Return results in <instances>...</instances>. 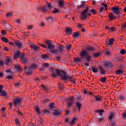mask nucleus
<instances>
[{
  "instance_id": "2f4dec72",
  "label": "nucleus",
  "mask_w": 126,
  "mask_h": 126,
  "mask_svg": "<svg viewBox=\"0 0 126 126\" xmlns=\"http://www.w3.org/2000/svg\"><path fill=\"white\" fill-rule=\"evenodd\" d=\"M114 117H115V114L111 112L110 113V115L108 116V119L110 120V121H112Z\"/></svg>"
},
{
  "instance_id": "9d476101",
  "label": "nucleus",
  "mask_w": 126,
  "mask_h": 126,
  "mask_svg": "<svg viewBox=\"0 0 126 126\" xmlns=\"http://www.w3.org/2000/svg\"><path fill=\"white\" fill-rule=\"evenodd\" d=\"M24 69L25 70V71L28 75L29 74H32V69L29 66H25Z\"/></svg>"
},
{
  "instance_id": "aec40b11",
  "label": "nucleus",
  "mask_w": 126,
  "mask_h": 126,
  "mask_svg": "<svg viewBox=\"0 0 126 126\" xmlns=\"http://www.w3.org/2000/svg\"><path fill=\"white\" fill-rule=\"evenodd\" d=\"M114 41H115V38H111L106 41V43H109L110 45H113V44H114Z\"/></svg>"
},
{
  "instance_id": "a19ab883",
  "label": "nucleus",
  "mask_w": 126,
  "mask_h": 126,
  "mask_svg": "<svg viewBox=\"0 0 126 126\" xmlns=\"http://www.w3.org/2000/svg\"><path fill=\"white\" fill-rule=\"evenodd\" d=\"M94 98L95 101H97L98 102H102V99L100 97H98V96L94 95Z\"/></svg>"
},
{
  "instance_id": "c85d7f7f",
  "label": "nucleus",
  "mask_w": 126,
  "mask_h": 126,
  "mask_svg": "<svg viewBox=\"0 0 126 126\" xmlns=\"http://www.w3.org/2000/svg\"><path fill=\"white\" fill-rule=\"evenodd\" d=\"M15 67L16 69L18 70V71H19L20 72L22 71V68H21V67L20 65H15Z\"/></svg>"
},
{
  "instance_id": "774afa93",
  "label": "nucleus",
  "mask_w": 126,
  "mask_h": 126,
  "mask_svg": "<svg viewBox=\"0 0 126 126\" xmlns=\"http://www.w3.org/2000/svg\"><path fill=\"white\" fill-rule=\"evenodd\" d=\"M59 88L63 90V85L61 84V83H59Z\"/></svg>"
},
{
  "instance_id": "20e7f679",
  "label": "nucleus",
  "mask_w": 126,
  "mask_h": 126,
  "mask_svg": "<svg viewBox=\"0 0 126 126\" xmlns=\"http://www.w3.org/2000/svg\"><path fill=\"white\" fill-rule=\"evenodd\" d=\"M64 48V46L60 44L58 46V49H56L54 50H51L50 52L51 53H52V54H55L56 55H61V54L63 52Z\"/></svg>"
},
{
  "instance_id": "49530a36",
  "label": "nucleus",
  "mask_w": 126,
  "mask_h": 126,
  "mask_svg": "<svg viewBox=\"0 0 126 126\" xmlns=\"http://www.w3.org/2000/svg\"><path fill=\"white\" fill-rule=\"evenodd\" d=\"M47 10H48V8H47V6L45 5L43 6V7H42L41 11H42L43 12H46Z\"/></svg>"
},
{
  "instance_id": "cd10ccee",
  "label": "nucleus",
  "mask_w": 126,
  "mask_h": 126,
  "mask_svg": "<svg viewBox=\"0 0 126 126\" xmlns=\"http://www.w3.org/2000/svg\"><path fill=\"white\" fill-rule=\"evenodd\" d=\"M42 66H43V68L45 69V68H48L49 66H50V64L49 63H43L42 64Z\"/></svg>"
},
{
  "instance_id": "423d86ee",
  "label": "nucleus",
  "mask_w": 126,
  "mask_h": 126,
  "mask_svg": "<svg viewBox=\"0 0 126 126\" xmlns=\"http://www.w3.org/2000/svg\"><path fill=\"white\" fill-rule=\"evenodd\" d=\"M23 100V98H21L20 97H17L16 98H14L13 101L14 107H15L16 105H18L21 104V102Z\"/></svg>"
},
{
  "instance_id": "393cba45",
  "label": "nucleus",
  "mask_w": 126,
  "mask_h": 126,
  "mask_svg": "<svg viewBox=\"0 0 126 126\" xmlns=\"http://www.w3.org/2000/svg\"><path fill=\"white\" fill-rule=\"evenodd\" d=\"M58 3L59 4V6H63V5H64V3H65V2L63 0H60L58 2Z\"/></svg>"
},
{
  "instance_id": "4468645a",
  "label": "nucleus",
  "mask_w": 126,
  "mask_h": 126,
  "mask_svg": "<svg viewBox=\"0 0 126 126\" xmlns=\"http://www.w3.org/2000/svg\"><path fill=\"white\" fill-rule=\"evenodd\" d=\"M97 68L98 69H99V71H100V74H106V71L103 69V67L98 66Z\"/></svg>"
},
{
  "instance_id": "6e6d98bb",
  "label": "nucleus",
  "mask_w": 126,
  "mask_h": 126,
  "mask_svg": "<svg viewBox=\"0 0 126 126\" xmlns=\"http://www.w3.org/2000/svg\"><path fill=\"white\" fill-rule=\"evenodd\" d=\"M1 33L2 34V35H6V31L2 30L1 31Z\"/></svg>"
},
{
  "instance_id": "ddd939ff",
  "label": "nucleus",
  "mask_w": 126,
  "mask_h": 126,
  "mask_svg": "<svg viewBox=\"0 0 126 126\" xmlns=\"http://www.w3.org/2000/svg\"><path fill=\"white\" fill-rule=\"evenodd\" d=\"M103 64L105 67H107V68H110V67H111V62L105 61L103 62Z\"/></svg>"
},
{
  "instance_id": "7c9ffc66",
  "label": "nucleus",
  "mask_w": 126,
  "mask_h": 126,
  "mask_svg": "<svg viewBox=\"0 0 126 126\" xmlns=\"http://www.w3.org/2000/svg\"><path fill=\"white\" fill-rule=\"evenodd\" d=\"M81 58H74V63H81Z\"/></svg>"
},
{
  "instance_id": "0e129e2a",
  "label": "nucleus",
  "mask_w": 126,
  "mask_h": 126,
  "mask_svg": "<svg viewBox=\"0 0 126 126\" xmlns=\"http://www.w3.org/2000/svg\"><path fill=\"white\" fill-rule=\"evenodd\" d=\"M37 10H41L42 11L43 7H42L41 6H38L37 7Z\"/></svg>"
},
{
  "instance_id": "0eeeda50",
  "label": "nucleus",
  "mask_w": 126,
  "mask_h": 126,
  "mask_svg": "<svg viewBox=\"0 0 126 126\" xmlns=\"http://www.w3.org/2000/svg\"><path fill=\"white\" fill-rule=\"evenodd\" d=\"M75 100L74 96H71L66 99L67 102H68L67 105L68 108H70L72 106V103H73V100Z\"/></svg>"
},
{
  "instance_id": "f03ea898",
  "label": "nucleus",
  "mask_w": 126,
  "mask_h": 126,
  "mask_svg": "<svg viewBox=\"0 0 126 126\" xmlns=\"http://www.w3.org/2000/svg\"><path fill=\"white\" fill-rule=\"evenodd\" d=\"M80 55L82 59H84L85 58L87 61L89 63L92 59V56L88 55V52L86 51L85 49H82V51L80 53Z\"/></svg>"
},
{
  "instance_id": "69168bd1",
  "label": "nucleus",
  "mask_w": 126,
  "mask_h": 126,
  "mask_svg": "<svg viewBox=\"0 0 126 126\" xmlns=\"http://www.w3.org/2000/svg\"><path fill=\"white\" fill-rule=\"evenodd\" d=\"M97 120L98 121V122H99V123H101V122H102V121H103V120H104V118H97Z\"/></svg>"
},
{
  "instance_id": "7ed1b4c3",
  "label": "nucleus",
  "mask_w": 126,
  "mask_h": 126,
  "mask_svg": "<svg viewBox=\"0 0 126 126\" xmlns=\"http://www.w3.org/2000/svg\"><path fill=\"white\" fill-rule=\"evenodd\" d=\"M89 7H87V8L82 11V13L81 14V19L82 20H84L87 18V16H91V14L89 13Z\"/></svg>"
},
{
  "instance_id": "9b49d317",
  "label": "nucleus",
  "mask_w": 126,
  "mask_h": 126,
  "mask_svg": "<svg viewBox=\"0 0 126 126\" xmlns=\"http://www.w3.org/2000/svg\"><path fill=\"white\" fill-rule=\"evenodd\" d=\"M14 42H15L16 46H17L19 49H22V43L21 41L15 40Z\"/></svg>"
},
{
  "instance_id": "5701e85b",
  "label": "nucleus",
  "mask_w": 126,
  "mask_h": 126,
  "mask_svg": "<svg viewBox=\"0 0 126 126\" xmlns=\"http://www.w3.org/2000/svg\"><path fill=\"white\" fill-rule=\"evenodd\" d=\"M0 96H2V97H6L7 93L4 91H1V92H0Z\"/></svg>"
},
{
  "instance_id": "f3484780",
  "label": "nucleus",
  "mask_w": 126,
  "mask_h": 126,
  "mask_svg": "<svg viewBox=\"0 0 126 126\" xmlns=\"http://www.w3.org/2000/svg\"><path fill=\"white\" fill-rule=\"evenodd\" d=\"M124 73V70L123 69H117L115 72V74L117 75H121V74H123Z\"/></svg>"
},
{
  "instance_id": "1a4fd4ad",
  "label": "nucleus",
  "mask_w": 126,
  "mask_h": 126,
  "mask_svg": "<svg viewBox=\"0 0 126 126\" xmlns=\"http://www.w3.org/2000/svg\"><path fill=\"white\" fill-rule=\"evenodd\" d=\"M45 42L46 44L48 45V49H50V50H53L56 48V46L55 45H53L52 43L50 42V41L49 40H45Z\"/></svg>"
},
{
  "instance_id": "473e14b6",
  "label": "nucleus",
  "mask_w": 126,
  "mask_h": 126,
  "mask_svg": "<svg viewBox=\"0 0 126 126\" xmlns=\"http://www.w3.org/2000/svg\"><path fill=\"white\" fill-rule=\"evenodd\" d=\"M1 40L4 43H8V39H7V38L6 37H1Z\"/></svg>"
},
{
  "instance_id": "e433bc0d",
  "label": "nucleus",
  "mask_w": 126,
  "mask_h": 126,
  "mask_svg": "<svg viewBox=\"0 0 126 126\" xmlns=\"http://www.w3.org/2000/svg\"><path fill=\"white\" fill-rule=\"evenodd\" d=\"M84 6H86V4H85V3L82 2L81 5L77 6V9H80V8H81V7H83Z\"/></svg>"
},
{
  "instance_id": "f704fd0d",
  "label": "nucleus",
  "mask_w": 126,
  "mask_h": 126,
  "mask_svg": "<svg viewBox=\"0 0 126 126\" xmlns=\"http://www.w3.org/2000/svg\"><path fill=\"white\" fill-rule=\"evenodd\" d=\"M52 13L56 14V13H60V10L57 8H54V10L52 11Z\"/></svg>"
},
{
  "instance_id": "3c124183",
  "label": "nucleus",
  "mask_w": 126,
  "mask_h": 126,
  "mask_svg": "<svg viewBox=\"0 0 126 126\" xmlns=\"http://www.w3.org/2000/svg\"><path fill=\"white\" fill-rule=\"evenodd\" d=\"M76 120H77V118H73L71 121L69 122V124L70 125H73L74 121H76Z\"/></svg>"
},
{
  "instance_id": "052dcab7",
  "label": "nucleus",
  "mask_w": 126,
  "mask_h": 126,
  "mask_svg": "<svg viewBox=\"0 0 126 126\" xmlns=\"http://www.w3.org/2000/svg\"><path fill=\"white\" fill-rule=\"evenodd\" d=\"M42 58L43 59H47V58H48V55H47V54H42Z\"/></svg>"
},
{
  "instance_id": "72a5a7b5",
  "label": "nucleus",
  "mask_w": 126,
  "mask_h": 126,
  "mask_svg": "<svg viewBox=\"0 0 126 126\" xmlns=\"http://www.w3.org/2000/svg\"><path fill=\"white\" fill-rule=\"evenodd\" d=\"M89 11H90V12H92V14H96V13H97V11L95 9H90L89 8Z\"/></svg>"
},
{
  "instance_id": "f257e3e1",
  "label": "nucleus",
  "mask_w": 126,
  "mask_h": 126,
  "mask_svg": "<svg viewBox=\"0 0 126 126\" xmlns=\"http://www.w3.org/2000/svg\"><path fill=\"white\" fill-rule=\"evenodd\" d=\"M56 73H57L58 76H60L62 79L63 80H66V79H68L69 81H70L71 78H72V76L71 75H66L67 74L66 72L63 70H60V69H56Z\"/></svg>"
},
{
  "instance_id": "4d7b16f0",
  "label": "nucleus",
  "mask_w": 126,
  "mask_h": 126,
  "mask_svg": "<svg viewBox=\"0 0 126 126\" xmlns=\"http://www.w3.org/2000/svg\"><path fill=\"white\" fill-rule=\"evenodd\" d=\"M39 46H40L41 47H42V48H45L47 49V46L46 45H43L41 43H38Z\"/></svg>"
},
{
  "instance_id": "412c9836",
  "label": "nucleus",
  "mask_w": 126,
  "mask_h": 126,
  "mask_svg": "<svg viewBox=\"0 0 126 126\" xmlns=\"http://www.w3.org/2000/svg\"><path fill=\"white\" fill-rule=\"evenodd\" d=\"M79 36H80V33L78 32H74V33L72 34V36L74 38H78Z\"/></svg>"
},
{
  "instance_id": "b1692460",
  "label": "nucleus",
  "mask_w": 126,
  "mask_h": 126,
  "mask_svg": "<svg viewBox=\"0 0 126 126\" xmlns=\"http://www.w3.org/2000/svg\"><path fill=\"white\" fill-rule=\"evenodd\" d=\"M86 49L88 51H90V52H93L94 51V47L93 46H88L86 48Z\"/></svg>"
},
{
  "instance_id": "de8ad7c7",
  "label": "nucleus",
  "mask_w": 126,
  "mask_h": 126,
  "mask_svg": "<svg viewBox=\"0 0 126 126\" xmlns=\"http://www.w3.org/2000/svg\"><path fill=\"white\" fill-rule=\"evenodd\" d=\"M21 60L23 63H27V58H26V57L24 58H22Z\"/></svg>"
},
{
  "instance_id": "bf43d9fd",
  "label": "nucleus",
  "mask_w": 126,
  "mask_h": 126,
  "mask_svg": "<svg viewBox=\"0 0 126 126\" xmlns=\"http://www.w3.org/2000/svg\"><path fill=\"white\" fill-rule=\"evenodd\" d=\"M15 123L17 125H20V122H19V120L17 118L15 119Z\"/></svg>"
},
{
  "instance_id": "dca6fc26",
  "label": "nucleus",
  "mask_w": 126,
  "mask_h": 126,
  "mask_svg": "<svg viewBox=\"0 0 126 126\" xmlns=\"http://www.w3.org/2000/svg\"><path fill=\"white\" fill-rule=\"evenodd\" d=\"M21 56V53L19 51H17L14 53V59H16L17 58H19Z\"/></svg>"
},
{
  "instance_id": "09e8293b",
  "label": "nucleus",
  "mask_w": 126,
  "mask_h": 126,
  "mask_svg": "<svg viewBox=\"0 0 126 126\" xmlns=\"http://www.w3.org/2000/svg\"><path fill=\"white\" fill-rule=\"evenodd\" d=\"M65 48L66 49L68 50L69 51V50L70 49V48H71V44H67L65 46Z\"/></svg>"
},
{
  "instance_id": "4c0bfd02",
  "label": "nucleus",
  "mask_w": 126,
  "mask_h": 126,
  "mask_svg": "<svg viewBox=\"0 0 126 126\" xmlns=\"http://www.w3.org/2000/svg\"><path fill=\"white\" fill-rule=\"evenodd\" d=\"M49 108L50 110H52V109H54L55 108V103L52 102L49 104Z\"/></svg>"
},
{
  "instance_id": "a211bd4d",
  "label": "nucleus",
  "mask_w": 126,
  "mask_h": 126,
  "mask_svg": "<svg viewBox=\"0 0 126 126\" xmlns=\"http://www.w3.org/2000/svg\"><path fill=\"white\" fill-rule=\"evenodd\" d=\"M66 35H70L72 33V30L71 28H66L65 30Z\"/></svg>"
},
{
  "instance_id": "c9c22d12",
  "label": "nucleus",
  "mask_w": 126,
  "mask_h": 126,
  "mask_svg": "<svg viewBox=\"0 0 126 126\" xmlns=\"http://www.w3.org/2000/svg\"><path fill=\"white\" fill-rule=\"evenodd\" d=\"M108 17L110 20H113V19H114V14L113 13H109Z\"/></svg>"
},
{
  "instance_id": "6ab92c4d",
  "label": "nucleus",
  "mask_w": 126,
  "mask_h": 126,
  "mask_svg": "<svg viewBox=\"0 0 126 126\" xmlns=\"http://www.w3.org/2000/svg\"><path fill=\"white\" fill-rule=\"evenodd\" d=\"M75 104L76 105V107L78 109L79 112H80V109H81V107H82V104L79 102V101L76 102Z\"/></svg>"
},
{
  "instance_id": "bb28decb",
  "label": "nucleus",
  "mask_w": 126,
  "mask_h": 126,
  "mask_svg": "<svg viewBox=\"0 0 126 126\" xmlns=\"http://www.w3.org/2000/svg\"><path fill=\"white\" fill-rule=\"evenodd\" d=\"M9 63H12V60H11V59H10L9 57H7L6 59L5 63V64H8Z\"/></svg>"
},
{
  "instance_id": "37998d69",
  "label": "nucleus",
  "mask_w": 126,
  "mask_h": 126,
  "mask_svg": "<svg viewBox=\"0 0 126 126\" xmlns=\"http://www.w3.org/2000/svg\"><path fill=\"white\" fill-rule=\"evenodd\" d=\"M119 99L121 101H125V100H126L125 96L123 95H120L119 96Z\"/></svg>"
},
{
  "instance_id": "5fc2aeb1",
  "label": "nucleus",
  "mask_w": 126,
  "mask_h": 126,
  "mask_svg": "<svg viewBox=\"0 0 126 126\" xmlns=\"http://www.w3.org/2000/svg\"><path fill=\"white\" fill-rule=\"evenodd\" d=\"M12 15V13L9 12L6 14V17H10Z\"/></svg>"
},
{
  "instance_id": "c756f323",
  "label": "nucleus",
  "mask_w": 126,
  "mask_h": 126,
  "mask_svg": "<svg viewBox=\"0 0 126 126\" xmlns=\"http://www.w3.org/2000/svg\"><path fill=\"white\" fill-rule=\"evenodd\" d=\"M104 110L101 109L100 110H97L95 111L96 113H99L100 116L102 117L103 116V113H104Z\"/></svg>"
},
{
  "instance_id": "f8f14e48",
  "label": "nucleus",
  "mask_w": 126,
  "mask_h": 126,
  "mask_svg": "<svg viewBox=\"0 0 126 126\" xmlns=\"http://www.w3.org/2000/svg\"><path fill=\"white\" fill-rule=\"evenodd\" d=\"M30 46L31 49H32L35 52H37V51L39 50V48L38 47V46L36 45V44H31Z\"/></svg>"
},
{
  "instance_id": "338daca9",
  "label": "nucleus",
  "mask_w": 126,
  "mask_h": 126,
  "mask_svg": "<svg viewBox=\"0 0 126 126\" xmlns=\"http://www.w3.org/2000/svg\"><path fill=\"white\" fill-rule=\"evenodd\" d=\"M126 23L124 24L122 26V30L124 31V29L126 28Z\"/></svg>"
},
{
  "instance_id": "603ef678",
  "label": "nucleus",
  "mask_w": 126,
  "mask_h": 126,
  "mask_svg": "<svg viewBox=\"0 0 126 126\" xmlns=\"http://www.w3.org/2000/svg\"><path fill=\"white\" fill-rule=\"evenodd\" d=\"M120 53L121 54V55H125V54H126V50L122 49L120 51Z\"/></svg>"
},
{
  "instance_id": "c03bdc74",
  "label": "nucleus",
  "mask_w": 126,
  "mask_h": 126,
  "mask_svg": "<svg viewBox=\"0 0 126 126\" xmlns=\"http://www.w3.org/2000/svg\"><path fill=\"white\" fill-rule=\"evenodd\" d=\"M42 113H44V114H47V115H49L50 114V111L44 109V110H41Z\"/></svg>"
},
{
  "instance_id": "ea45409f",
  "label": "nucleus",
  "mask_w": 126,
  "mask_h": 126,
  "mask_svg": "<svg viewBox=\"0 0 126 126\" xmlns=\"http://www.w3.org/2000/svg\"><path fill=\"white\" fill-rule=\"evenodd\" d=\"M92 69L93 72H94V73H97V72H98V68H97L92 67Z\"/></svg>"
},
{
  "instance_id": "e2e57ef3",
  "label": "nucleus",
  "mask_w": 126,
  "mask_h": 126,
  "mask_svg": "<svg viewBox=\"0 0 126 126\" xmlns=\"http://www.w3.org/2000/svg\"><path fill=\"white\" fill-rule=\"evenodd\" d=\"M104 10V8L103 7H101L100 9H99V13H103V11Z\"/></svg>"
},
{
  "instance_id": "13d9d810",
  "label": "nucleus",
  "mask_w": 126,
  "mask_h": 126,
  "mask_svg": "<svg viewBox=\"0 0 126 126\" xmlns=\"http://www.w3.org/2000/svg\"><path fill=\"white\" fill-rule=\"evenodd\" d=\"M27 27L29 30H30V29H33V26H32V25H28Z\"/></svg>"
},
{
  "instance_id": "2eb2a0df",
  "label": "nucleus",
  "mask_w": 126,
  "mask_h": 126,
  "mask_svg": "<svg viewBox=\"0 0 126 126\" xmlns=\"http://www.w3.org/2000/svg\"><path fill=\"white\" fill-rule=\"evenodd\" d=\"M52 114L55 117H59L60 115H61V113L57 109H56L55 111H54L52 112Z\"/></svg>"
},
{
  "instance_id": "8fccbe9b",
  "label": "nucleus",
  "mask_w": 126,
  "mask_h": 126,
  "mask_svg": "<svg viewBox=\"0 0 126 126\" xmlns=\"http://www.w3.org/2000/svg\"><path fill=\"white\" fill-rule=\"evenodd\" d=\"M41 87H42L43 90H45V91H46V92H47L48 88L46 87V86H45V85H44L43 84L41 85Z\"/></svg>"
},
{
  "instance_id": "6e6552de",
  "label": "nucleus",
  "mask_w": 126,
  "mask_h": 126,
  "mask_svg": "<svg viewBox=\"0 0 126 126\" xmlns=\"http://www.w3.org/2000/svg\"><path fill=\"white\" fill-rule=\"evenodd\" d=\"M50 72L51 73V76L52 77H53V78H55L57 77L59 75H58V73L56 72L57 69L55 70V68L53 67H51L50 68Z\"/></svg>"
},
{
  "instance_id": "79ce46f5",
  "label": "nucleus",
  "mask_w": 126,
  "mask_h": 126,
  "mask_svg": "<svg viewBox=\"0 0 126 126\" xmlns=\"http://www.w3.org/2000/svg\"><path fill=\"white\" fill-rule=\"evenodd\" d=\"M100 81L102 83H104L106 82V81H107V78H106V77H101V79H100Z\"/></svg>"
},
{
  "instance_id": "864d4df0",
  "label": "nucleus",
  "mask_w": 126,
  "mask_h": 126,
  "mask_svg": "<svg viewBox=\"0 0 126 126\" xmlns=\"http://www.w3.org/2000/svg\"><path fill=\"white\" fill-rule=\"evenodd\" d=\"M81 96H80V95H76V98L77 100L78 101V102H80L81 101H82V100L81 99Z\"/></svg>"
},
{
  "instance_id": "58836bf2",
  "label": "nucleus",
  "mask_w": 126,
  "mask_h": 126,
  "mask_svg": "<svg viewBox=\"0 0 126 126\" xmlns=\"http://www.w3.org/2000/svg\"><path fill=\"white\" fill-rule=\"evenodd\" d=\"M100 55H101V53L100 52H98L96 53H94V54H93V58H97V57H99V56H100Z\"/></svg>"
},
{
  "instance_id": "a18cd8bd",
  "label": "nucleus",
  "mask_w": 126,
  "mask_h": 126,
  "mask_svg": "<svg viewBox=\"0 0 126 126\" xmlns=\"http://www.w3.org/2000/svg\"><path fill=\"white\" fill-rule=\"evenodd\" d=\"M105 53L107 56L111 55V50L106 49V50L105 51Z\"/></svg>"
},
{
  "instance_id": "680f3d73",
  "label": "nucleus",
  "mask_w": 126,
  "mask_h": 126,
  "mask_svg": "<svg viewBox=\"0 0 126 126\" xmlns=\"http://www.w3.org/2000/svg\"><path fill=\"white\" fill-rule=\"evenodd\" d=\"M47 7H48L49 9H51V7H52V4H51V3H48Z\"/></svg>"
},
{
  "instance_id": "39448f33",
  "label": "nucleus",
  "mask_w": 126,
  "mask_h": 126,
  "mask_svg": "<svg viewBox=\"0 0 126 126\" xmlns=\"http://www.w3.org/2000/svg\"><path fill=\"white\" fill-rule=\"evenodd\" d=\"M122 8H120V6H114L113 7H111V10L112 12L114 13V14L118 15L120 12V9H122Z\"/></svg>"
},
{
  "instance_id": "a878e982",
  "label": "nucleus",
  "mask_w": 126,
  "mask_h": 126,
  "mask_svg": "<svg viewBox=\"0 0 126 126\" xmlns=\"http://www.w3.org/2000/svg\"><path fill=\"white\" fill-rule=\"evenodd\" d=\"M34 110L37 114H39V115H41V112L40 111V107H39V106H36L35 108H34Z\"/></svg>"
},
{
  "instance_id": "4be33fe9",
  "label": "nucleus",
  "mask_w": 126,
  "mask_h": 126,
  "mask_svg": "<svg viewBox=\"0 0 126 126\" xmlns=\"http://www.w3.org/2000/svg\"><path fill=\"white\" fill-rule=\"evenodd\" d=\"M32 69H34V68H37L38 67V65L35 63H32L31 65L29 66Z\"/></svg>"
}]
</instances>
